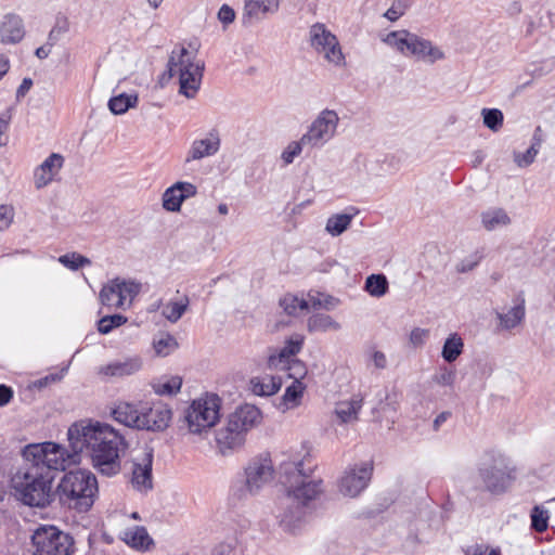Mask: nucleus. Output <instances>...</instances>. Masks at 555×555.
I'll list each match as a JSON object with an SVG mask.
<instances>
[{
    "mask_svg": "<svg viewBox=\"0 0 555 555\" xmlns=\"http://www.w3.org/2000/svg\"><path fill=\"white\" fill-rule=\"evenodd\" d=\"M33 555H75L74 537L54 525H39L30 537Z\"/></svg>",
    "mask_w": 555,
    "mask_h": 555,
    "instance_id": "obj_8",
    "label": "nucleus"
},
{
    "mask_svg": "<svg viewBox=\"0 0 555 555\" xmlns=\"http://www.w3.org/2000/svg\"><path fill=\"white\" fill-rule=\"evenodd\" d=\"M138 102L139 96L137 93L128 94L126 92H122L118 95L112 96L108 100L107 106L112 114L122 115L130 108L135 107Z\"/></svg>",
    "mask_w": 555,
    "mask_h": 555,
    "instance_id": "obj_30",
    "label": "nucleus"
},
{
    "mask_svg": "<svg viewBox=\"0 0 555 555\" xmlns=\"http://www.w3.org/2000/svg\"><path fill=\"white\" fill-rule=\"evenodd\" d=\"M99 493L95 475L86 468L63 470V476L54 489V500L61 507L77 513L89 512Z\"/></svg>",
    "mask_w": 555,
    "mask_h": 555,
    "instance_id": "obj_4",
    "label": "nucleus"
},
{
    "mask_svg": "<svg viewBox=\"0 0 555 555\" xmlns=\"http://www.w3.org/2000/svg\"><path fill=\"white\" fill-rule=\"evenodd\" d=\"M268 460H253L245 468L242 486L234 490V495L240 500L248 494L255 495L272 477L273 467Z\"/></svg>",
    "mask_w": 555,
    "mask_h": 555,
    "instance_id": "obj_11",
    "label": "nucleus"
},
{
    "mask_svg": "<svg viewBox=\"0 0 555 555\" xmlns=\"http://www.w3.org/2000/svg\"><path fill=\"white\" fill-rule=\"evenodd\" d=\"M221 399L216 393H208L205 398L194 400L185 410L183 421L190 433L201 435L210 429L220 418Z\"/></svg>",
    "mask_w": 555,
    "mask_h": 555,
    "instance_id": "obj_9",
    "label": "nucleus"
},
{
    "mask_svg": "<svg viewBox=\"0 0 555 555\" xmlns=\"http://www.w3.org/2000/svg\"><path fill=\"white\" fill-rule=\"evenodd\" d=\"M13 209L7 205H0V231L5 230L12 223Z\"/></svg>",
    "mask_w": 555,
    "mask_h": 555,
    "instance_id": "obj_54",
    "label": "nucleus"
},
{
    "mask_svg": "<svg viewBox=\"0 0 555 555\" xmlns=\"http://www.w3.org/2000/svg\"><path fill=\"white\" fill-rule=\"evenodd\" d=\"M305 337L295 335L285 340L284 347L276 354H270L268 358L269 369H276L282 362H288L292 357L297 356L304 346Z\"/></svg>",
    "mask_w": 555,
    "mask_h": 555,
    "instance_id": "obj_22",
    "label": "nucleus"
},
{
    "mask_svg": "<svg viewBox=\"0 0 555 555\" xmlns=\"http://www.w3.org/2000/svg\"><path fill=\"white\" fill-rule=\"evenodd\" d=\"M429 335V331L426 328L414 327L410 333V343L414 347L423 346L426 338Z\"/></svg>",
    "mask_w": 555,
    "mask_h": 555,
    "instance_id": "obj_51",
    "label": "nucleus"
},
{
    "mask_svg": "<svg viewBox=\"0 0 555 555\" xmlns=\"http://www.w3.org/2000/svg\"><path fill=\"white\" fill-rule=\"evenodd\" d=\"M153 391L158 396H176L182 387V378L178 375L171 376L165 382L151 384Z\"/></svg>",
    "mask_w": 555,
    "mask_h": 555,
    "instance_id": "obj_37",
    "label": "nucleus"
},
{
    "mask_svg": "<svg viewBox=\"0 0 555 555\" xmlns=\"http://www.w3.org/2000/svg\"><path fill=\"white\" fill-rule=\"evenodd\" d=\"M282 379L279 376L267 375L266 377H253L250 388L254 395L259 397H270L280 391Z\"/></svg>",
    "mask_w": 555,
    "mask_h": 555,
    "instance_id": "obj_25",
    "label": "nucleus"
},
{
    "mask_svg": "<svg viewBox=\"0 0 555 555\" xmlns=\"http://www.w3.org/2000/svg\"><path fill=\"white\" fill-rule=\"evenodd\" d=\"M69 30V22L65 16H57L54 26L48 35L47 44L53 47L60 40L61 36Z\"/></svg>",
    "mask_w": 555,
    "mask_h": 555,
    "instance_id": "obj_42",
    "label": "nucleus"
},
{
    "mask_svg": "<svg viewBox=\"0 0 555 555\" xmlns=\"http://www.w3.org/2000/svg\"><path fill=\"white\" fill-rule=\"evenodd\" d=\"M487 491L492 494L504 493L515 480V467L502 454L492 455L489 464H482L478 469Z\"/></svg>",
    "mask_w": 555,
    "mask_h": 555,
    "instance_id": "obj_10",
    "label": "nucleus"
},
{
    "mask_svg": "<svg viewBox=\"0 0 555 555\" xmlns=\"http://www.w3.org/2000/svg\"><path fill=\"white\" fill-rule=\"evenodd\" d=\"M154 448L145 444L143 454L133 461L131 482L134 489L147 492L153 489Z\"/></svg>",
    "mask_w": 555,
    "mask_h": 555,
    "instance_id": "obj_16",
    "label": "nucleus"
},
{
    "mask_svg": "<svg viewBox=\"0 0 555 555\" xmlns=\"http://www.w3.org/2000/svg\"><path fill=\"white\" fill-rule=\"evenodd\" d=\"M308 297L310 298V302L313 309H326L331 310L333 309L338 302L339 299L332 295H323L320 293H317V295H313L311 292L308 294Z\"/></svg>",
    "mask_w": 555,
    "mask_h": 555,
    "instance_id": "obj_44",
    "label": "nucleus"
},
{
    "mask_svg": "<svg viewBox=\"0 0 555 555\" xmlns=\"http://www.w3.org/2000/svg\"><path fill=\"white\" fill-rule=\"evenodd\" d=\"M64 157L59 153H52L35 170V186L39 190L47 186L54 176L63 167Z\"/></svg>",
    "mask_w": 555,
    "mask_h": 555,
    "instance_id": "obj_20",
    "label": "nucleus"
},
{
    "mask_svg": "<svg viewBox=\"0 0 555 555\" xmlns=\"http://www.w3.org/2000/svg\"><path fill=\"white\" fill-rule=\"evenodd\" d=\"M204 70L205 63L203 61L194 63L190 57L189 50L181 47L178 54L176 51L170 54L167 70L163 77L167 75V78L170 79L178 73L179 93L188 99H194L201 88Z\"/></svg>",
    "mask_w": 555,
    "mask_h": 555,
    "instance_id": "obj_6",
    "label": "nucleus"
},
{
    "mask_svg": "<svg viewBox=\"0 0 555 555\" xmlns=\"http://www.w3.org/2000/svg\"><path fill=\"white\" fill-rule=\"evenodd\" d=\"M481 117L483 126L493 132H498L503 126L504 115L499 108H482Z\"/></svg>",
    "mask_w": 555,
    "mask_h": 555,
    "instance_id": "obj_39",
    "label": "nucleus"
},
{
    "mask_svg": "<svg viewBox=\"0 0 555 555\" xmlns=\"http://www.w3.org/2000/svg\"><path fill=\"white\" fill-rule=\"evenodd\" d=\"M121 288L118 284V278L111 280L107 284L103 285L100 291V301L106 307L120 308L125 301V295H120Z\"/></svg>",
    "mask_w": 555,
    "mask_h": 555,
    "instance_id": "obj_26",
    "label": "nucleus"
},
{
    "mask_svg": "<svg viewBox=\"0 0 555 555\" xmlns=\"http://www.w3.org/2000/svg\"><path fill=\"white\" fill-rule=\"evenodd\" d=\"M525 318V300L512 307L507 313H498L500 326L505 330L516 327Z\"/></svg>",
    "mask_w": 555,
    "mask_h": 555,
    "instance_id": "obj_35",
    "label": "nucleus"
},
{
    "mask_svg": "<svg viewBox=\"0 0 555 555\" xmlns=\"http://www.w3.org/2000/svg\"><path fill=\"white\" fill-rule=\"evenodd\" d=\"M482 225L492 231L500 225H507L511 223V218L502 208L490 209L481 214Z\"/></svg>",
    "mask_w": 555,
    "mask_h": 555,
    "instance_id": "obj_36",
    "label": "nucleus"
},
{
    "mask_svg": "<svg viewBox=\"0 0 555 555\" xmlns=\"http://www.w3.org/2000/svg\"><path fill=\"white\" fill-rule=\"evenodd\" d=\"M306 385L301 380H293V383L286 387L278 408L282 411L293 409L301 403Z\"/></svg>",
    "mask_w": 555,
    "mask_h": 555,
    "instance_id": "obj_28",
    "label": "nucleus"
},
{
    "mask_svg": "<svg viewBox=\"0 0 555 555\" xmlns=\"http://www.w3.org/2000/svg\"><path fill=\"white\" fill-rule=\"evenodd\" d=\"M142 366L139 357L128 358L124 361H114L101 369V372L107 376L122 377L138 372Z\"/></svg>",
    "mask_w": 555,
    "mask_h": 555,
    "instance_id": "obj_24",
    "label": "nucleus"
},
{
    "mask_svg": "<svg viewBox=\"0 0 555 555\" xmlns=\"http://www.w3.org/2000/svg\"><path fill=\"white\" fill-rule=\"evenodd\" d=\"M489 547L485 544H475L473 546L467 547L464 553L465 555H486Z\"/></svg>",
    "mask_w": 555,
    "mask_h": 555,
    "instance_id": "obj_60",
    "label": "nucleus"
},
{
    "mask_svg": "<svg viewBox=\"0 0 555 555\" xmlns=\"http://www.w3.org/2000/svg\"><path fill=\"white\" fill-rule=\"evenodd\" d=\"M310 43L317 51L324 52L330 62L339 65L344 61L336 36L327 30L324 24L315 23L311 26Z\"/></svg>",
    "mask_w": 555,
    "mask_h": 555,
    "instance_id": "obj_14",
    "label": "nucleus"
},
{
    "mask_svg": "<svg viewBox=\"0 0 555 555\" xmlns=\"http://www.w3.org/2000/svg\"><path fill=\"white\" fill-rule=\"evenodd\" d=\"M124 541L137 551H147L154 544L153 539L143 526H135L133 529L126 531Z\"/></svg>",
    "mask_w": 555,
    "mask_h": 555,
    "instance_id": "obj_27",
    "label": "nucleus"
},
{
    "mask_svg": "<svg viewBox=\"0 0 555 555\" xmlns=\"http://www.w3.org/2000/svg\"><path fill=\"white\" fill-rule=\"evenodd\" d=\"M65 447L57 442L30 443L23 448L25 463L12 476L14 498L23 505L44 508L55 503L52 482L66 470Z\"/></svg>",
    "mask_w": 555,
    "mask_h": 555,
    "instance_id": "obj_1",
    "label": "nucleus"
},
{
    "mask_svg": "<svg viewBox=\"0 0 555 555\" xmlns=\"http://www.w3.org/2000/svg\"><path fill=\"white\" fill-rule=\"evenodd\" d=\"M283 369L289 371L288 377L294 380H301L307 374L306 364L299 359H289L288 362H282Z\"/></svg>",
    "mask_w": 555,
    "mask_h": 555,
    "instance_id": "obj_45",
    "label": "nucleus"
},
{
    "mask_svg": "<svg viewBox=\"0 0 555 555\" xmlns=\"http://www.w3.org/2000/svg\"><path fill=\"white\" fill-rule=\"evenodd\" d=\"M12 112L13 107L10 106L0 114V122H2V128H9V124L12 119Z\"/></svg>",
    "mask_w": 555,
    "mask_h": 555,
    "instance_id": "obj_64",
    "label": "nucleus"
},
{
    "mask_svg": "<svg viewBox=\"0 0 555 555\" xmlns=\"http://www.w3.org/2000/svg\"><path fill=\"white\" fill-rule=\"evenodd\" d=\"M456 373L447 366H441L439 372L433 376V382L439 386H452L455 382Z\"/></svg>",
    "mask_w": 555,
    "mask_h": 555,
    "instance_id": "obj_47",
    "label": "nucleus"
},
{
    "mask_svg": "<svg viewBox=\"0 0 555 555\" xmlns=\"http://www.w3.org/2000/svg\"><path fill=\"white\" fill-rule=\"evenodd\" d=\"M220 149V135L216 128L208 132L206 139L195 140L189 151L186 162L215 155Z\"/></svg>",
    "mask_w": 555,
    "mask_h": 555,
    "instance_id": "obj_19",
    "label": "nucleus"
},
{
    "mask_svg": "<svg viewBox=\"0 0 555 555\" xmlns=\"http://www.w3.org/2000/svg\"><path fill=\"white\" fill-rule=\"evenodd\" d=\"M189 304H190L189 297L185 295L179 301L168 302L164 307L163 314L168 321H170L171 323H176L184 314V312L186 311V309L189 307Z\"/></svg>",
    "mask_w": 555,
    "mask_h": 555,
    "instance_id": "obj_38",
    "label": "nucleus"
},
{
    "mask_svg": "<svg viewBox=\"0 0 555 555\" xmlns=\"http://www.w3.org/2000/svg\"><path fill=\"white\" fill-rule=\"evenodd\" d=\"M363 289L372 297H383L389 291V283L385 274L372 273L364 282Z\"/></svg>",
    "mask_w": 555,
    "mask_h": 555,
    "instance_id": "obj_31",
    "label": "nucleus"
},
{
    "mask_svg": "<svg viewBox=\"0 0 555 555\" xmlns=\"http://www.w3.org/2000/svg\"><path fill=\"white\" fill-rule=\"evenodd\" d=\"M315 467L308 452L279 463V482L286 489L278 514L284 531L295 533L306 521L309 503L323 492L322 479L312 476Z\"/></svg>",
    "mask_w": 555,
    "mask_h": 555,
    "instance_id": "obj_3",
    "label": "nucleus"
},
{
    "mask_svg": "<svg viewBox=\"0 0 555 555\" xmlns=\"http://www.w3.org/2000/svg\"><path fill=\"white\" fill-rule=\"evenodd\" d=\"M298 297L292 294H286L279 301V305L283 308L284 312L289 317H296L298 310Z\"/></svg>",
    "mask_w": 555,
    "mask_h": 555,
    "instance_id": "obj_49",
    "label": "nucleus"
},
{
    "mask_svg": "<svg viewBox=\"0 0 555 555\" xmlns=\"http://www.w3.org/2000/svg\"><path fill=\"white\" fill-rule=\"evenodd\" d=\"M59 261L64 267L70 269L73 271H77V270L83 268L85 266L91 264V260L88 257H86L81 254L75 253V251L67 253V254L60 256Z\"/></svg>",
    "mask_w": 555,
    "mask_h": 555,
    "instance_id": "obj_41",
    "label": "nucleus"
},
{
    "mask_svg": "<svg viewBox=\"0 0 555 555\" xmlns=\"http://www.w3.org/2000/svg\"><path fill=\"white\" fill-rule=\"evenodd\" d=\"M352 212H343L335 214L327 219L325 230L332 236H339L343 234L350 225L353 217L358 212V210L351 207Z\"/></svg>",
    "mask_w": 555,
    "mask_h": 555,
    "instance_id": "obj_29",
    "label": "nucleus"
},
{
    "mask_svg": "<svg viewBox=\"0 0 555 555\" xmlns=\"http://www.w3.org/2000/svg\"><path fill=\"white\" fill-rule=\"evenodd\" d=\"M373 469V461L362 462L349 467L339 480L340 492L346 496H358L369 486Z\"/></svg>",
    "mask_w": 555,
    "mask_h": 555,
    "instance_id": "obj_12",
    "label": "nucleus"
},
{
    "mask_svg": "<svg viewBox=\"0 0 555 555\" xmlns=\"http://www.w3.org/2000/svg\"><path fill=\"white\" fill-rule=\"evenodd\" d=\"M261 411L254 404L245 403L228 417L227 425L216 431V442L222 454L241 447L246 433L260 423Z\"/></svg>",
    "mask_w": 555,
    "mask_h": 555,
    "instance_id": "obj_5",
    "label": "nucleus"
},
{
    "mask_svg": "<svg viewBox=\"0 0 555 555\" xmlns=\"http://www.w3.org/2000/svg\"><path fill=\"white\" fill-rule=\"evenodd\" d=\"M479 260H470V259H463L461 260L456 266V271L459 273H466L475 269V267L478 264Z\"/></svg>",
    "mask_w": 555,
    "mask_h": 555,
    "instance_id": "obj_58",
    "label": "nucleus"
},
{
    "mask_svg": "<svg viewBox=\"0 0 555 555\" xmlns=\"http://www.w3.org/2000/svg\"><path fill=\"white\" fill-rule=\"evenodd\" d=\"M452 416L450 411H443L439 413L434 421V429L438 430L440 426Z\"/></svg>",
    "mask_w": 555,
    "mask_h": 555,
    "instance_id": "obj_62",
    "label": "nucleus"
},
{
    "mask_svg": "<svg viewBox=\"0 0 555 555\" xmlns=\"http://www.w3.org/2000/svg\"><path fill=\"white\" fill-rule=\"evenodd\" d=\"M340 324L331 315L324 313H314L307 321V330L309 333L326 332L330 330L338 331Z\"/></svg>",
    "mask_w": 555,
    "mask_h": 555,
    "instance_id": "obj_33",
    "label": "nucleus"
},
{
    "mask_svg": "<svg viewBox=\"0 0 555 555\" xmlns=\"http://www.w3.org/2000/svg\"><path fill=\"white\" fill-rule=\"evenodd\" d=\"M127 320V317L119 313L104 315L98 321V331L100 334L106 335L113 330L124 325Z\"/></svg>",
    "mask_w": 555,
    "mask_h": 555,
    "instance_id": "obj_40",
    "label": "nucleus"
},
{
    "mask_svg": "<svg viewBox=\"0 0 555 555\" xmlns=\"http://www.w3.org/2000/svg\"><path fill=\"white\" fill-rule=\"evenodd\" d=\"M544 141H545V133L542 130L541 126H537L533 131L530 146H532L539 151Z\"/></svg>",
    "mask_w": 555,
    "mask_h": 555,
    "instance_id": "obj_57",
    "label": "nucleus"
},
{
    "mask_svg": "<svg viewBox=\"0 0 555 555\" xmlns=\"http://www.w3.org/2000/svg\"><path fill=\"white\" fill-rule=\"evenodd\" d=\"M218 20L224 25H229L235 20V11L228 4H222L218 11Z\"/></svg>",
    "mask_w": 555,
    "mask_h": 555,
    "instance_id": "obj_53",
    "label": "nucleus"
},
{
    "mask_svg": "<svg viewBox=\"0 0 555 555\" xmlns=\"http://www.w3.org/2000/svg\"><path fill=\"white\" fill-rule=\"evenodd\" d=\"M197 188L191 182L177 181L163 194V208L169 212H179L184 201L195 196Z\"/></svg>",
    "mask_w": 555,
    "mask_h": 555,
    "instance_id": "obj_17",
    "label": "nucleus"
},
{
    "mask_svg": "<svg viewBox=\"0 0 555 555\" xmlns=\"http://www.w3.org/2000/svg\"><path fill=\"white\" fill-rule=\"evenodd\" d=\"M33 85H34L33 79L29 77H25L16 90V93H15L16 101H20L21 99H23L27 94V92L30 90Z\"/></svg>",
    "mask_w": 555,
    "mask_h": 555,
    "instance_id": "obj_56",
    "label": "nucleus"
},
{
    "mask_svg": "<svg viewBox=\"0 0 555 555\" xmlns=\"http://www.w3.org/2000/svg\"><path fill=\"white\" fill-rule=\"evenodd\" d=\"M339 117L335 111L324 109L304 134L310 147L322 146L335 133Z\"/></svg>",
    "mask_w": 555,
    "mask_h": 555,
    "instance_id": "obj_13",
    "label": "nucleus"
},
{
    "mask_svg": "<svg viewBox=\"0 0 555 555\" xmlns=\"http://www.w3.org/2000/svg\"><path fill=\"white\" fill-rule=\"evenodd\" d=\"M390 22H396L402 16V12L397 10V7H390L384 14Z\"/></svg>",
    "mask_w": 555,
    "mask_h": 555,
    "instance_id": "obj_63",
    "label": "nucleus"
},
{
    "mask_svg": "<svg viewBox=\"0 0 555 555\" xmlns=\"http://www.w3.org/2000/svg\"><path fill=\"white\" fill-rule=\"evenodd\" d=\"M118 284L121 288V294L120 295H125V298L127 296L133 298L135 297L139 292H140V284L135 283V282H126L125 280H120L118 278Z\"/></svg>",
    "mask_w": 555,
    "mask_h": 555,
    "instance_id": "obj_52",
    "label": "nucleus"
},
{
    "mask_svg": "<svg viewBox=\"0 0 555 555\" xmlns=\"http://www.w3.org/2000/svg\"><path fill=\"white\" fill-rule=\"evenodd\" d=\"M111 415L124 426L140 430L141 405L120 401L112 409Z\"/></svg>",
    "mask_w": 555,
    "mask_h": 555,
    "instance_id": "obj_21",
    "label": "nucleus"
},
{
    "mask_svg": "<svg viewBox=\"0 0 555 555\" xmlns=\"http://www.w3.org/2000/svg\"><path fill=\"white\" fill-rule=\"evenodd\" d=\"M68 447L65 448L64 459L67 467L80 464L82 452L86 450L92 466L103 476L113 477L121 470L120 451L129 448L122 433L106 423L95 422L83 425L76 422L67 430Z\"/></svg>",
    "mask_w": 555,
    "mask_h": 555,
    "instance_id": "obj_2",
    "label": "nucleus"
},
{
    "mask_svg": "<svg viewBox=\"0 0 555 555\" xmlns=\"http://www.w3.org/2000/svg\"><path fill=\"white\" fill-rule=\"evenodd\" d=\"M67 371H68V364L63 366L60 370V372H57V373H51V374L46 375L42 378L35 380L33 383V386L40 390L50 384L61 382L63 379V377L65 376V374L67 373Z\"/></svg>",
    "mask_w": 555,
    "mask_h": 555,
    "instance_id": "obj_48",
    "label": "nucleus"
},
{
    "mask_svg": "<svg viewBox=\"0 0 555 555\" xmlns=\"http://www.w3.org/2000/svg\"><path fill=\"white\" fill-rule=\"evenodd\" d=\"M172 411L170 406L162 401L141 404L140 430L162 433L166 430L171 422Z\"/></svg>",
    "mask_w": 555,
    "mask_h": 555,
    "instance_id": "obj_15",
    "label": "nucleus"
},
{
    "mask_svg": "<svg viewBox=\"0 0 555 555\" xmlns=\"http://www.w3.org/2000/svg\"><path fill=\"white\" fill-rule=\"evenodd\" d=\"M25 37L23 18L15 13H8L0 24V42L4 44H16Z\"/></svg>",
    "mask_w": 555,
    "mask_h": 555,
    "instance_id": "obj_18",
    "label": "nucleus"
},
{
    "mask_svg": "<svg viewBox=\"0 0 555 555\" xmlns=\"http://www.w3.org/2000/svg\"><path fill=\"white\" fill-rule=\"evenodd\" d=\"M538 150H535L532 146H529V149L525 153L515 154L514 159L519 167H528L534 162V158L538 155Z\"/></svg>",
    "mask_w": 555,
    "mask_h": 555,
    "instance_id": "obj_50",
    "label": "nucleus"
},
{
    "mask_svg": "<svg viewBox=\"0 0 555 555\" xmlns=\"http://www.w3.org/2000/svg\"><path fill=\"white\" fill-rule=\"evenodd\" d=\"M362 401V398H352L350 401H341L337 404L335 413L341 423H349L358 418Z\"/></svg>",
    "mask_w": 555,
    "mask_h": 555,
    "instance_id": "obj_34",
    "label": "nucleus"
},
{
    "mask_svg": "<svg viewBox=\"0 0 555 555\" xmlns=\"http://www.w3.org/2000/svg\"><path fill=\"white\" fill-rule=\"evenodd\" d=\"M170 344H176V340L171 335H167L166 338H160L159 340L155 341L154 348H155L156 352L159 354Z\"/></svg>",
    "mask_w": 555,
    "mask_h": 555,
    "instance_id": "obj_59",
    "label": "nucleus"
},
{
    "mask_svg": "<svg viewBox=\"0 0 555 555\" xmlns=\"http://www.w3.org/2000/svg\"><path fill=\"white\" fill-rule=\"evenodd\" d=\"M372 359H373V362H374V365L377 367V369H385L386 365H387V359H386V356L384 352L382 351H374L373 356H372Z\"/></svg>",
    "mask_w": 555,
    "mask_h": 555,
    "instance_id": "obj_61",
    "label": "nucleus"
},
{
    "mask_svg": "<svg viewBox=\"0 0 555 555\" xmlns=\"http://www.w3.org/2000/svg\"><path fill=\"white\" fill-rule=\"evenodd\" d=\"M382 41L395 48L402 55L414 57L417 61L434 64L446 57L444 52L434 46L430 40L422 38L408 29L392 30L388 33Z\"/></svg>",
    "mask_w": 555,
    "mask_h": 555,
    "instance_id": "obj_7",
    "label": "nucleus"
},
{
    "mask_svg": "<svg viewBox=\"0 0 555 555\" xmlns=\"http://www.w3.org/2000/svg\"><path fill=\"white\" fill-rule=\"evenodd\" d=\"M305 146H309V144L302 135L299 141H292L286 146V149L282 153L281 158L286 165H289L294 162L295 157L300 155Z\"/></svg>",
    "mask_w": 555,
    "mask_h": 555,
    "instance_id": "obj_43",
    "label": "nucleus"
},
{
    "mask_svg": "<svg viewBox=\"0 0 555 555\" xmlns=\"http://www.w3.org/2000/svg\"><path fill=\"white\" fill-rule=\"evenodd\" d=\"M279 8V0H245L244 12L242 16L243 25H249L254 18H258L259 14L273 12Z\"/></svg>",
    "mask_w": 555,
    "mask_h": 555,
    "instance_id": "obj_23",
    "label": "nucleus"
},
{
    "mask_svg": "<svg viewBox=\"0 0 555 555\" xmlns=\"http://www.w3.org/2000/svg\"><path fill=\"white\" fill-rule=\"evenodd\" d=\"M464 343L456 333L450 334L442 346L441 357L447 363L454 362L463 352Z\"/></svg>",
    "mask_w": 555,
    "mask_h": 555,
    "instance_id": "obj_32",
    "label": "nucleus"
},
{
    "mask_svg": "<svg viewBox=\"0 0 555 555\" xmlns=\"http://www.w3.org/2000/svg\"><path fill=\"white\" fill-rule=\"evenodd\" d=\"M547 526H548L547 512L542 509L539 506H534L531 511V527L537 532H543L547 529Z\"/></svg>",
    "mask_w": 555,
    "mask_h": 555,
    "instance_id": "obj_46",
    "label": "nucleus"
},
{
    "mask_svg": "<svg viewBox=\"0 0 555 555\" xmlns=\"http://www.w3.org/2000/svg\"><path fill=\"white\" fill-rule=\"evenodd\" d=\"M13 389L11 386L0 384V406L8 405L13 399Z\"/></svg>",
    "mask_w": 555,
    "mask_h": 555,
    "instance_id": "obj_55",
    "label": "nucleus"
}]
</instances>
